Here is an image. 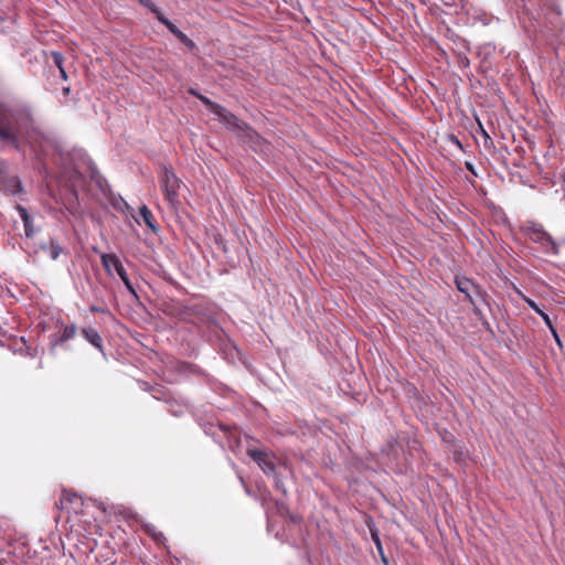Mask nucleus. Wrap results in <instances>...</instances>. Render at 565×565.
Instances as JSON below:
<instances>
[{
	"label": "nucleus",
	"mask_w": 565,
	"mask_h": 565,
	"mask_svg": "<svg viewBox=\"0 0 565 565\" xmlns=\"http://www.w3.org/2000/svg\"><path fill=\"white\" fill-rule=\"evenodd\" d=\"M22 141L28 142L40 157H47L52 150L63 159L57 142L34 126L30 109L25 107L0 108V142L18 148Z\"/></svg>",
	"instance_id": "obj_1"
},
{
	"label": "nucleus",
	"mask_w": 565,
	"mask_h": 565,
	"mask_svg": "<svg viewBox=\"0 0 565 565\" xmlns=\"http://www.w3.org/2000/svg\"><path fill=\"white\" fill-rule=\"evenodd\" d=\"M515 6L526 15L535 31H561L563 23L559 8L553 0H515Z\"/></svg>",
	"instance_id": "obj_2"
},
{
	"label": "nucleus",
	"mask_w": 565,
	"mask_h": 565,
	"mask_svg": "<svg viewBox=\"0 0 565 565\" xmlns=\"http://www.w3.org/2000/svg\"><path fill=\"white\" fill-rule=\"evenodd\" d=\"M62 179L66 186V193L61 198L62 204L71 214H75L78 209L77 189L82 185L84 175L77 167L65 166L62 172Z\"/></svg>",
	"instance_id": "obj_3"
},
{
	"label": "nucleus",
	"mask_w": 565,
	"mask_h": 565,
	"mask_svg": "<svg viewBox=\"0 0 565 565\" xmlns=\"http://www.w3.org/2000/svg\"><path fill=\"white\" fill-rule=\"evenodd\" d=\"M532 242L540 244L546 254L558 255L559 246L556 241L544 230L543 225L536 222H527L522 228Z\"/></svg>",
	"instance_id": "obj_4"
},
{
	"label": "nucleus",
	"mask_w": 565,
	"mask_h": 565,
	"mask_svg": "<svg viewBox=\"0 0 565 565\" xmlns=\"http://www.w3.org/2000/svg\"><path fill=\"white\" fill-rule=\"evenodd\" d=\"M160 186L167 203L173 210H177L180 200H179V188H180V179L175 175L174 171L171 167L163 166L161 169V173L159 177Z\"/></svg>",
	"instance_id": "obj_5"
},
{
	"label": "nucleus",
	"mask_w": 565,
	"mask_h": 565,
	"mask_svg": "<svg viewBox=\"0 0 565 565\" xmlns=\"http://www.w3.org/2000/svg\"><path fill=\"white\" fill-rule=\"evenodd\" d=\"M216 429L220 430L221 433H223L224 437L227 440L228 447L231 449H234V447L239 446L241 437L235 427L232 428L225 424H217V426L209 425V427H206L204 429L205 434L212 435L217 443L222 444V440L220 439V437L216 434Z\"/></svg>",
	"instance_id": "obj_6"
},
{
	"label": "nucleus",
	"mask_w": 565,
	"mask_h": 565,
	"mask_svg": "<svg viewBox=\"0 0 565 565\" xmlns=\"http://www.w3.org/2000/svg\"><path fill=\"white\" fill-rule=\"evenodd\" d=\"M215 116L227 129L236 132L239 138L249 126L247 122L241 120L232 111L223 106L220 108V111H217Z\"/></svg>",
	"instance_id": "obj_7"
},
{
	"label": "nucleus",
	"mask_w": 565,
	"mask_h": 565,
	"mask_svg": "<svg viewBox=\"0 0 565 565\" xmlns=\"http://www.w3.org/2000/svg\"><path fill=\"white\" fill-rule=\"evenodd\" d=\"M241 139L246 143L253 151L257 153H267L270 150L269 142L263 138L257 131L250 126L242 135Z\"/></svg>",
	"instance_id": "obj_8"
},
{
	"label": "nucleus",
	"mask_w": 565,
	"mask_h": 565,
	"mask_svg": "<svg viewBox=\"0 0 565 565\" xmlns=\"http://www.w3.org/2000/svg\"><path fill=\"white\" fill-rule=\"evenodd\" d=\"M246 452L266 476L271 477L277 473L275 462L269 452L256 448H247Z\"/></svg>",
	"instance_id": "obj_9"
},
{
	"label": "nucleus",
	"mask_w": 565,
	"mask_h": 565,
	"mask_svg": "<svg viewBox=\"0 0 565 565\" xmlns=\"http://www.w3.org/2000/svg\"><path fill=\"white\" fill-rule=\"evenodd\" d=\"M455 284H456V287L458 289V291H460L461 294H463L466 296V298L469 300V302L471 305H475V300H473V297H472V291L476 292V295L481 299L482 302L487 303V292L486 291H482L478 288V286H476L470 279L468 278H456L455 279Z\"/></svg>",
	"instance_id": "obj_10"
},
{
	"label": "nucleus",
	"mask_w": 565,
	"mask_h": 565,
	"mask_svg": "<svg viewBox=\"0 0 565 565\" xmlns=\"http://www.w3.org/2000/svg\"><path fill=\"white\" fill-rule=\"evenodd\" d=\"M15 210L18 211L20 218L23 222L25 237L26 238L33 237L35 234V228L33 225V218L29 214L28 210L20 204L15 205Z\"/></svg>",
	"instance_id": "obj_11"
},
{
	"label": "nucleus",
	"mask_w": 565,
	"mask_h": 565,
	"mask_svg": "<svg viewBox=\"0 0 565 565\" xmlns=\"http://www.w3.org/2000/svg\"><path fill=\"white\" fill-rule=\"evenodd\" d=\"M0 190L7 194H18L22 191L21 181L17 177L2 178L0 180Z\"/></svg>",
	"instance_id": "obj_12"
},
{
	"label": "nucleus",
	"mask_w": 565,
	"mask_h": 565,
	"mask_svg": "<svg viewBox=\"0 0 565 565\" xmlns=\"http://www.w3.org/2000/svg\"><path fill=\"white\" fill-rule=\"evenodd\" d=\"M56 328L64 343L74 339L77 332L76 324H65L62 319L56 320Z\"/></svg>",
	"instance_id": "obj_13"
},
{
	"label": "nucleus",
	"mask_w": 565,
	"mask_h": 565,
	"mask_svg": "<svg viewBox=\"0 0 565 565\" xmlns=\"http://www.w3.org/2000/svg\"><path fill=\"white\" fill-rule=\"evenodd\" d=\"M83 337L94 345L98 351L104 352L103 340L98 333V331L94 328H83L82 329Z\"/></svg>",
	"instance_id": "obj_14"
},
{
	"label": "nucleus",
	"mask_w": 565,
	"mask_h": 565,
	"mask_svg": "<svg viewBox=\"0 0 565 565\" xmlns=\"http://www.w3.org/2000/svg\"><path fill=\"white\" fill-rule=\"evenodd\" d=\"M117 275L119 276V278L121 279L124 286L126 287V289L128 290V292L135 297L136 299H138V294L128 276V273L127 270L125 269L124 265L122 264H116V270Z\"/></svg>",
	"instance_id": "obj_15"
},
{
	"label": "nucleus",
	"mask_w": 565,
	"mask_h": 565,
	"mask_svg": "<svg viewBox=\"0 0 565 565\" xmlns=\"http://www.w3.org/2000/svg\"><path fill=\"white\" fill-rule=\"evenodd\" d=\"M40 249L45 252L52 260H56L63 252V247L54 239H50L46 243H41Z\"/></svg>",
	"instance_id": "obj_16"
},
{
	"label": "nucleus",
	"mask_w": 565,
	"mask_h": 565,
	"mask_svg": "<svg viewBox=\"0 0 565 565\" xmlns=\"http://www.w3.org/2000/svg\"><path fill=\"white\" fill-rule=\"evenodd\" d=\"M200 312L198 306H182L179 309V319L185 322H195V317Z\"/></svg>",
	"instance_id": "obj_17"
},
{
	"label": "nucleus",
	"mask_w": 565,
	"mask_h": 565,
	"mask_svg": "<svg viewBox=\"0 0 565 565\" xmlns=\"http://www.w3.org/2000/svg\"><path fill=\"white\" fill-rule=\"evenodd\" d=\"M275 510L277 512V514H279L280 516L282 518H288L290 520V522L292 523H298L299 522V516L296 515V514H292L286 502L285 501H281V500H276L275 501Z\"/></svg>",
	"instance_id": "obj_18"
},
{
	"label": "nucleus",
	"mask_w": 565,
	"mask_h": 565,
	"mask_svg": "<svg viewBox=\"0 0 565 565\" xmlns=\"http://www.w3.org/2000/svg\"><path fill=\"white\" fill-rule=\"evenodd\" d=\"M89 170L90 181L102 191L103 194H106L108 190L107 181L103 178V175L94 166H90Z\"/></svg>",
	"instance_id": "obj_19"
},
{
	"label": "nucleus",
	"mask_w": 565,
	"mask_h": 565,
	"mask_svg": "<svg viewBox=\"0 0 565 565\" xmlns=\"http://www.w3.org/2000/svg\"><path fill=\"white\" fill-rule=\"evenodd\" d=\"M89 170L90 181L102 191L103 194H106L108 190L107 181L103 178V175L94 166H90Z\"/></svg>",
	"instance_id": "obj_20"
},
{
	"label": "nucleus",
	"mask_w": 565,
	"mask_h": 565,
	"mask_svg": "<svg viewBox=\"0 0 565 565\" xmlns=\"http://www.w3.org/2000/svg\"><path fill=\"white\" fill-rule=\"evenodd\" d=\"M102 264L105 270L110 275L111 267L116 270V264H122L116 254H102L100 255Z\"/></svg>",
	"instance_id": "obj_21"
},
{
	"label": "nucleus",
	"mask_w": 565,
	"mask_h": 565,
	"mask_svg": "<svg viewBox=\"0 0 565 565\" xmlns=\"http://www.w3.org/2000/svg\"><path fill=\"white\" fill-rule=\"evenodd\" d=\"M215 335L221 341V343H220L221 351H223L225 354H227L232 350H235V351L237 350L236 347L234 345V343L230 339L225 338L224 331L222 329L217 328L215 330Z\"/></svg>",
	"instance_id": "obj_22"
},
{
	"label": "nucleus",
	"mask_w": 565,
	"mask_h": 565,
	"mask_svg": "<svg viewBox=\"0 0 565 565\" xmlns=\"http://www.w3.org/2000/svg\"><path fill=\"white\" fill-rule=\"evenodd\" d=\"M139 213H140V216L142 218V221L145 222V224L153 232V233H157L158 232V227L154 223V220H153V215L151 213V211L146 206V205H142L139 210Z\"/></svg>",
	"instance_id": "obj_23"
},
{
	"label": "nucleus",
	"mask_w": 565,
	"mask_h": 565,
	"mask_svg": "<svg viewBox=\"0 0 565 565\" xmlns=\"http://www.w3.org/2000/svg\"><path fill=\"white\" fill-rule=\"evenodd\" d=\"M526 303L534 312H536L539 315V317H541L543 319L546 327L550 326L551 323H553L550 316L546 312H544L534 300L526 299Z\"/></svg>",
	"instance_id": "obj_24"
},
{
	"label": "nucleus",
	"mask_w": 565,
	"mask_h": 565,
	"mask_svg": "<svg viewBox=\"0 0 565 565\" xmlns=\"http://www.w3.org/2000/svg\"><path fill=\"white\" fill-rule=\"evenodd\" d=\"M63 344H64V342H63L61 335L58 334V331L49 335V347H50L49 350H50L51 354H54L56 348L61 347Z\"/></svg>",
	"instance_id": "obj_25"
},
{
	"label": "nucleus",
	"mask_w": 565,
	"mask_h": 565,
	"mask_svg": "<svg viewBox=\"0 0 565 565\" xmlns=\"http://www.w3.org/2000/svg\"><path fill=\"white\" fill-rule=\"evenodd\" d=\"M156 18L160 23H162L173 35H175L180 29L177 28V25L171 22L169 19H167L162 12H157Z\"/></svg>",
	"instance_id": "obj_26"
},
{
	"label": "nucleus",
	"mask_w": 565,
	"mask_h": 565,
	"mask_svg": "<svg viewBox=\"0 0 565 565\" xmlns=\"http://www.w3.org/2000/svg\"><path fill=\"white\" fill-rule=\"evenodd\" d=\"M199 100L202 102V104L211 111L213 115H216L217 111H220V108L222 107L220 104L212 102L210 98H207L204 95L199 96Z\"/></svg>",
	"instance_id": "obj_27"
},
{
	"label": "nucleus",
	"mask_w": 565,
	"mask_h": 565,
	"mask_svg": "<svg viewBox=\"0 0 565 565\" xmlns=\"http://www.w3.org/2000/svg\"><path fill=\"white\" fill-rule=\"evenodd\" d=\"M111 205L120 212H124L125 209H128L127 202L121 196H114L110 199Z\"/></svg>",
	"instance_id": "obj_28"
},
{
	"label": "nucleus",
	"mask_w": 565,
	"mask_h": 565,
	"mask_svg": "<svg viewBox=\"0 0 565 565\" xmlns=\"http://www.w3.org/2000/svg\"><path fill=\"white\" fill-rule=\"evenodd\" d=\"M174 36L189 49H193L195 46L194 42L189 39L186 34H184L181 30Z\"/></svg>",
	"instance_id": "obj_29"
},
{
	"label": "nucleus",
	"mask_w": 565,
	"mask_h": 565,
	"mask_svg": "<svg viewBox=\"0 0 565 565\" xmlns=\"http://www.w3.org/2000/svg\"><path fill=\"white\" fill-rule=\"evenodd\" d=\"M51 56L53 60L54 65L60 70L61 67H64V56L62 53L57 51H52Z\"/></svg>",
	"instance_id": "obj_30"
},
{
	"label": "nucleus",
	"mask_w": 565,
	"mask_h": 565,
	"mask_svg": "<svg viewBox=\"0 0 565 565\" xmlns=\"http://www.w3.org/2000/svg\"><path fill=\"white\" fill-rule=\"evenodd\" d=\"M457 63L460 68H467L470 65L469 58L462 52L457 53Z\"/></svg>",
	"instance_id": "obj_31"
},
{
	"label": "nucleus",
	"mask_w": 565,
	"mask_h": 565,
	"mask_svg": "<svg viewBox=\"0 0 565 565\" xmlns=\"http://www.w3.org/2000/svg\"><path fill=\"white\" fill-rule=\"evenodd\" d=\"M271 477L274 478V481H275V488L278 491H280L284 495H287V489H286L280 476L278 475V472Z\"/></svg>",
	"instance_id": "obj_32"
},
{
	"label": "nucleus",
	"mask_w": 565,
	"mask_h": 565,
	"mask_svg": "<svg viewBox=\"0 0 565 565\" xmlns=\"http://www.w3.org/2000/svg\"><path fill=\"white\" fill-rule=\"evenodd\" d=\"M371 535H372V539H373V541H374V543H375V545H376V547H377V550H379V552H380V554L382 556L383 562L387 563V559L384 556V552H383V548H382L381 540H380L376 531H371Z\"/></svg>",
	"instance_id": "obj_33"
},
{
	"label": "nucleus",
	"mask_w": 565,
	"mask_h": 565,
	"mask_svg": "<svg viewBox=\"0 0 565 565\" xmlns=\"http://www.w3.org/2000/svg\"><path fill=\"white\" fill-rule=\"evenodd\" d=\"M547 328H548L551 334L553 335L557 347L562 349L563 348V342H562L561 337H559L557 330L555 329L554 324L551 323L550 326H547Z\"/></svg>",
	"instance_id": "obj_34"
},
{
	"label": "nucleus",
	"mask_w": 565,
	"mask_h": 565,
	"mask_svg": "<svg viewBox=\"0 0 565 565\" xmlns=\"http://www.w3.org/2000/svg\"><path fill=\"white\" fill-rule=\"evenodd\" d=\"M141 6L149 9L153 14L157 15V12H161L151 0H137Z\"/></svg>",
	"instance_id": "obj_35"
},
{
	"label": "nucleus",
	"mask_w": 565,
	"mask_h": 565,
	"mask_svg": "<svg viewBox=\"0 0 565 565\" xmlns=\"http://www.w3.org/2000/svg\"><path fill=\"white\" fill-rule=\"evenodd\" d=\"M77 495L75 493H71V492H67V491H64L62 497H61V503L63 504L64 502H70V503H74L75 501H77Z\"/></svg>",
	"instance_id": "obj_36"
},
{
	"label": "nucleus",
	"mask_w": 565,
	"mask_h": 565,
	"mask_svg": "<svg viewBox=\"0 0 565 565\" xmlns=\"http://www.w3.org/2000/svg\"><path fill=\"white\" fill-rule=\"evenodd\" d=\"M478 21H480L483 25H489L493 20L494 17L488 15L487 13H481L477 17Z\"/></svg>",
	"instance_id": "obj_37"
},
{
	"label": "nucleus",
	"mask_w": 565,
	"mask_h": 565,
	"mask_svg": "<svg viewBox=\"0 0 565 565\" xmlns=\"http://www.w3.org/2000/svg\"><path fill=\"white\" fill-rule=\"evenodd\" d=\"M89 311L93 312V313H107L108 312V308L105 305L104 306L92 305L89 307Z\"/></svg>",
	"instance_id": "obj_38"
},
{
	"label": "nucleus",
	"mask_w": 565,
	"mask_h": 565,
	"mask_svg": "<svg viewBox=\"0 0 565 565\" xmlns=\"http://www.w3.org/2000/svg\"><path fill=\"white\" fill-rule=\"evenodd\" d=\"M449 141H450L452 145L457 146L460 150H463V146H462L461 141L458 139V137H457V136H455V135H450V136H449Z\"/></svg>",
	"instance_id": "obj_39"
},
{
	"label": "nucleus",
	"mask_w": 565,
	"mask_h": 565,
	"mask_svg": "<svg viewBox=\"0 0 565 565\" xmlns=\"http://www.w3.org/2000/svg\"><path fill=\"white\" fill-rule=\"evenodd\" d=\"M465 168H466L470 173H472L475 177H478V173H477V171H476V169H475V166H473L471 162L466 161V162H465Z\"/></svg>",
	"instance_id": "obj_40"
},
{
	"label": "nucleus",
	"mask_w": 565,
	"mask_h": 565,
	"mask_svg": "<svg viewBox=\"0 0 565 565\" xmlns=\"http://www.w3.org/2000/svg\"><path fill=\"white\" fill-rule=\"evenodd\" d=\"M147 531H148L149 533H151V534H152L153 539H154L157 542H159L161 539H163L162 533H160V532H159V533H156V532L153 531V529H152V530H150L149 527H147Z\"/></svg>",
	"instance_id": "obj_41"
},
{
	"label": "nucleus",
	"mask_w": 565,
	"mask_h": 565,
	"mask_svg": "<svg viewBox=\"0 0 565 565\" xmlns=\"http://www.w3.org/2000/svg\"><path fill=\"white\" fill-rule=\"evenodd\" d=\"M473 307V313L480 319L482 320L483 319V315H482V311L479 309V307L475 303L472 305Z\"/></svg>",
	"instance_id": "obj_42"
},
{
	"label": "nucleus",
	"mask_w": 565,
	"mask_h": 565,
	"mask_svg": "<svg viewBox=\"0 0 565 565\" xmlns=\"http://www.w3.org/2000/svg\"><path fill=\"white\" fill-rule=\"evenodd\" d=\"M189 94H191L192 96H194V97H196V98H199V96H201V95H202V94H201L198 89H195V88H190V89H189Z\"/></svg>",
	"instance_id": "obj_43"
},
{
	"label": "nucleus",
	"mask_w": 565,
	"mask_h": 565,
	"mask_svg": "<svg viewBox=\"0 0 565 565\" xmlns=\"http://www.w3.org/2000/svg\"><path fill=\"white\" fill-rule=\"evenodd\" d=\"M60 74H61V77L66 81L67 79V74H66V71L64 67H61L60 70Z\"/></svg>",
	"instance_id": "obj_44"
},
{
	"label": "nucleus",
	"mask_w": 565,
	"mask_h": 565,
	"mask_svg": "<svg viewBox=\"0 0 565 565\" xmlns=\"http://www.w3.org/2000/svg\"><path fill=\"white\" fill-rule=\"evenodd\" d=\"M462 42V46L465 50H468V45H467V42L465 40L461 41Z\"/></svg>",
	"instance_id": "obj_45"
},
{
	"label": "nucleus",
	"mask_w": 565,
	"mask_h": 565,
	"mask_svg": "<svg viewBox=\"0 0 565 565\" xmlns=\"http://www.w3.org/2000/svg\"><path fill=\"white\" fill-rule=\"evenodd\" d=\"M482 324H483L487 329H489V328H490L489 322H488V321H486V320H484V321H482Z\"/></svg>",
	"instance_id": "obj_46"
},
{
	"label": "nucleus",
	"mask_w": 565,
	"mask_h": 565,
	"mask_svg": "<svg viewBox=\"0 0 565 565\" xmlns=\"http://www.w3.org/2000/svg\"><path fill=\"white\" fill-rule=\"evenodd\" d=\"M63 92H64V94H68L70 93V87H64Z\"/></svg>",
	"instance_id": "obj_47"
},
{
	"label": "nucleus",
	"mask_w": 565,
	"mask_h": 565,
	"mask_svg": "<svg viewBox=\"0 0 565 565\" xmlns=\"http://www.w3.org/2000/svg\"><path fill=\"white\" fill-rule=\"evenodd\" d=\"M21 342L25 345V340L23 337L21 338Z\"/></svg>",
	"instance_id": "obj_48"
},
{
	"label": "nucleus",
	"mask_w": 565,
	"mask_h": 565,
	"mask_svg": "<svg viewBox=\"0 0 565 565\" xmlns=\"http://www.w3.org/2000/svg\"><path fill=\"white\" fill-rule=\"evenodd\" d=\"M483 135L486 136V138H489L488 132H486L484 130H483Z\"/></svg>",
	"instance_id": "obj_49"
}]
</instances>
